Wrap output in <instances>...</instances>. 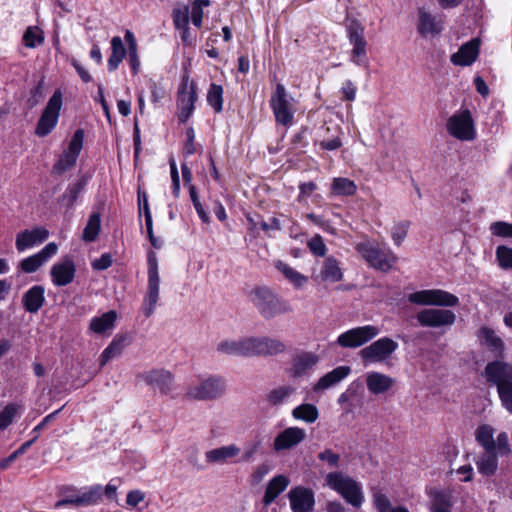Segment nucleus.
Returning <instances> with one entry per match:
<instances>
[{"instance_id":"1","label":"nucleus","mask_w":512,"mask_h":512,"mask_svg":"<svg viewBox=\"0 0 512 512\" xmlns=\"http://www.w3.org/2000/svg\"><path fill=\"white\" fill-rule=\"evenodd\" d=\"M483 375L487 383L496 386L502 406L512 414V364L503 360L491 361Z\"/></svg>"},{"instance_id":"2","label":"nucleus","mask_w":512,"mask_h":512,"mask_svg":"<svg viewBox=\"0 0 512 512\" xmlns=\"http://www.w3.org/2000/svg\"><path fill=\"white\" fill-rule=\"evenodd\" d=\"M250 300L265 319H272L278 315L293 312V307L289 301L280 298L273 290L266 286L255 287L250 292Z\"/></svg>"},{"instance_id":"3","label":"nucleus","mask_w":512,"mask_h":512,"mask_svg":"<svg viewBox=\"0 0 512 512\" xmlns=\"http://www.w3.org/2000/svg\"><path fill=\"white\" fill-rule=\"evenodd\" d=\"M326 484L338 494H340L347 503L359 508L364 500L361 486L350 476L341 472L328 473Z\"/></svg>"},{"instance_id":"4","label":"nucleus","mask_w":512,"mask_h":512,"mask_svg":"<svg viewBox=\"0 0 512 512\" xmlns=\"http://www.w3.org/2000/svg\"><path fill=\"white\" fill-rule=\"evenodd\" d=\"M226 391V382L220 376H210L190 385L185 397L197 401H213L220 398Z\"/></svg>"},{"instance_id":"5","label":"nucleus","mask_w":512,"mask_h":512,"mask_svg":"<svg viewBox=\"0 0 512 512\" xmlns=\"http://www.w3.org/2000/svg\"><path fill=\"white\" fill-rule=\"evenodd\" d=\"M398 347V343L392 338L382 337L362 348L359 356L365 364L386 363Z\"/></svg>"},{"instance_id":"6","label":"nucleus","mask_w":512,"mask_h":512,"mask_svg":"<svg viewBox=\"0 0 512 512\" xmlns=\"http://www.w3.org/2000/svg\"><path fill=\"white\" fill-rule=\"evenodd\" d=\"M356 249L371 267L383 272H388L397 262V256L391 250L380 249L370 242L358 243Z\"/></svg>"},{"instance_id":"7","label":"nucleus","mask_w":512,"mask_h":512,"mask_svg":"<svg viewBox=\"0 0 512 512\" xmlns=\"http://www.w3.org/2000/svg\"><path fill=\"white\" fill-rule=\"evenodd\" d=\"M159 284L157 258L154 252H150L148 254V286L142 304V311L146 317H150L156 308L159 299Z\"/></svg>"},{"instance_id":"8","label":"nucleus","mask_w":512,"mask_h":512,"mask_svg":"<svg viewBox=\"0 0 512 512\" xmlns=\"http://www.w3.org/2000/svg\"><path fill=\"white\" fill-rule=\"evenodd\" d=\"M62 107V94L56 90L45 106L38 123L35 133L39 137H45L52 132L58 123L60 110Z\"/></svg>"},{"instance_id":"9","label":"nucleus","mask_w":512,"mask_h":512,"mask_svg":"<svg viewBox=\"0 0 512 512\" xmlns=\"http://www.w3.org/2000/svg\"><path fill=\"white\" fill-rule=\"evenodd\" d=\"M346 27L349 42L353 46L351 61L358 66H367V41L365 40L363 25L356 19H350Z\"/></svg>"},{"instance_id":"10","label":"nucleus","mask_w":512,"mask_h":512,"mask_svg":"<svg viewBox=\"0 0 512 512\" xmlns=\"http://www.w3.org/2000/svg\"><path fill=\"white\" fill-rule=\"evenodd\" d=\"M408 301L426 306L454 307L459 304L456 295L441 289L421 290L408 295Z\"/></svg>"},{"instance_id":"11","label":"nucleus","mask_w":512,"mask_h":512,"mask_svg":"<svg viewBox=\"0 0 512 512\" xmlns=\"http://www.w3.org/2000/svg\"><path fill=\"white\" fill-rule=\"evenodd\" d=\"M380 329L375 325L358 326L349 329L337 337L336 343L342 348L356 349L377 337Z\"/></svg>"},{"instance_id":"12","label":"nucleus","mask_w":512,"mask_h":512,"mask_svg":"<svg viewBox=\"0 0 512 512\" xmlns=\"http://www.w3.org/2000/svg\"><path fill=\"white\" fill-rule=\"evenodd\" d=\"M475 438L484 451L497 450L500 455H508L511 452L507 433H499L496 440H494V429L490 425L484 424L479 426L476 429Z\"/></svg>"},{"instance_id":"13","label":"nucleus","mask_w":512,"mask_h":512,"mask_svg":"<svg viewBox=\"0 0 512 512\" xmlns=\"http://www.w3.org/2000/svg\"><path fill=\"white\" fill-rule=\"evenodd\" d=\"M293 98L288 95L282 84L276 85V90L270 99V105L277 123L290 126L293 122L294 108Z\"/></svg>"},{"instance_id":"14","label":"nucleus","mask_w":512,"mask_h":512,"mask_svg":"<svg viewBox=\"0 0 512 512\" xmlns=\"http://www.w3.org/2000/svg\"><path fill=\"white\" fill-rule=\"evenodd\" d=\"M83 139L84 131L82 129L76 130L69 142L67 150H65L54 163L52 174L61 176L75 166L83 146Z\"/></svg>"},{"instance_id":"15","label":"nucleus","mask_w":512,"mask_h":512,"mask_svg":"<svg viewBox=\"0 0 512 512\" xmlns=\"http://www.w3.org/2000/svg\"><path fill=\"white\" fill-rule=\"evenodd\" d=\"M446 127L451 136L461 141H471L476 136L474 121L467 109L453 114L447 120Z\"/></svg>"},{"instance_id":"16","label":"nucleus","mask_w":512,"mask_h":512,"mask_svg":"<svg viewBox=\"0 0 512 512\" xmlns=\"http://www.w3.org/2000/svg\"><path fill=\"white\" fill-rule=\"evenodd\" d=\"M416 319L422 327L438 328L452 326L456 321V315L448 309L427 308L419 311Z\"/></svg>"},{"instance_id":"17","label":"nucleus","mask_w":512,"mask_h":512,"mask_svg":"<svg viewBox=\"0 0 512 512\" xmlns=\"http://www.w3.org/2000/svg\"><path fill=\"white\" fill-rule=\"evenodd\" d=\"M290 507L293 512H312L315 506V495L310 488L297 486L288 493Z\"/></svg>"},{"instance_id":"18","label":"nucleus","mask_w":512,"mask_h":512,"mask_svg":"<svg viewBox=\"0 0 512 512\" xmlns=\"http://www.w3.org/2000/svg\"><path fill=\"white\" fill-rule=\"evenodd\" d=\"M197 100V94L194 83L188 85L185 80L178 92V118L180 122L185 123L194 111V105Z\"/></svg>"},{"instance_id":"19","label":"nucleus","mask_w":512,"mask_h":512,"mask_svg":"<svg viewBox=\"0 0 512 512\" xmlns=\"http://www.w3.org/2000/svg\"><path fill=\"white\" fill-rule=\"evenodd\" d=\"M102 493V487L100 485H94L77 495L67 496L57 501L55 507L60 508L66 505H73L75 507L94 505L101 499Z\"/></svg>"},{"instance_id":"20","label":"nucleus","mask_w":512,"mask_h":512,"mask_svg":"<svg viewBox=\"0 0 512 512\" xmlns=\"http://www.w3.org/2000/svg\"><path fill=\"white\" fill-rule=\"evenodd\" d=\"M306 438V431L300 427H288L281 431L273 441V449L276 452L289 450L296 447Z\"/></svg>"},{"instance_id":"21","label":"nucleus","mask_w":512,"mask_h":512,"mask_svg":"<svg viewBox=\"0 0 512 512\" xmlns=\"http://www.w3.org/2000/svg\"><path fill=\"white\" fill-rule=\"evenodd\" d=\"M251 355L274 356L286 351V345L278 339L269 337H251Z\"/></svg>"},{"instance_id":"22","label":"nucleus","mask_w":512,"mask_h":512,"mask_svg":"<svg viewBox=\"0 0 512 512\" xmlns=\"http://www.w3.org/2000/svg\"><path fill=\"white\" fill-rule=\"evenodd\" d=\"M58 251V246L54 242L48 243L38 253L23 259L20 262V269L25 273H33L38 270L45 262H47Z\"/></svg>"},{"instance_id":"23","label":"nucleus","mask_w":512,"mask_h":512,"mask_svg":"<svg viewBox=\"0 0 512 512\" xmlns=\"http://www.w3.org/2000/svg\"><path fill=\"white\" fill-rule=\"evenodd\" d=\"M319 362V356L313 352L302 351L296 354L291 363L290 374L300 378L311 371Z\"/></svg>"},{"instance_id":"24","label":"nucleus","mask_w":512,"mask_h":512,"mask_svg":"<svg viewBox=\"0 0 512 512\" xmlns=\"http://www.w3.org/2000/svg\"><path fill=\"white\" fill-rule=\"evenodd\" d=\"M48 236V230L43 227H37L32 230H24L18 233L16 236V249L19 252H23L26 249L43 243L48 238Z\"/></svg>"},{"instance_id":"25","label":"nucleus","mask_w":512,"mask_h":512,"mask_svg":"<svg viewBox=\"0 0 512 512\" xmlns=\"http://www.w3.org/2000/svg\"><path fill=\"white\" fill-rule=\"evenodd\" d=\"M143 380L151 387L160 390L163 394L172 391L173 375L165 369H154L142 376Z\"/></svg>"},{"instance_id":"26","label":"nucleus","mask_w":512,"mask_h":512,"mask_svg":"<svg viewBox=\"0 0 512 512\" xmlns=\"http://www.w3.org/2000/svg\"><path fill=\"white\" fill-rule=\"evenodd\" d=\"M216 350L219 353L231 356L252 357L251 355V337H245L238 340L221 341Z\"/></svg>"},{"instance_id":"27","label":"nucleus","mask_w":512,"mask_h":512,"mask_svg":"<svg viewBox=\"0 0 512 512\" xmlns=\"http://www.w3.org/2000/svg\"><path fill=\"white\" fill-rule=\"evenodd\" d=\"M76 267L72 259L56 263L51 268L52 281L56 286H66L71 283L75 276Z\"/></svg>"},{"instance_id":"28","label":"nucleus","mask_w":512,"mask_h":512,"mask_svg":"<svg viewBox=\"0 0 512 512\" xmlns=\"http://www.w3.org/2000/svg\"><path fill=\"white\" fill-rule=\"evenodd\" d=\"M395 384V379L380 373L369 372L366 375V386L371 394L379 395L388 392Z\"/></svg>"},{"instance_id":"29","label":"nucleus","mask_w":512,"mask_h":512,"mask_svg":"<svg viewBox=\"0 0 512 512\" xmlns=\"http://www.w3.org/2000/svg\"><path fill=\"white\" fill-rule=\"evenodd\" d=\"M478 53L479 41L477 39H472L463 44L458 52L452 54L451 62L458 66H469L476 60Z\"/></svg>"},{"instance_id":"30","label":"nucleus","mask_w":512,"mask_h":512,"mask_svg":"<svg viewBox=\"0 0 512 512\" xmlns=\"http://www.w3.org/2000/svg\"><path fill=\"white\" fill-rule=\"evenodd\" d=\"M351 372L349 366H338L330 372L323 375L317 383L313 386L314 392H321L330 387L337 385L343 379H345Z\"/></svg>"},{"instance_id":"31","label":"nucleus","mask_w":512,"mask_h":512,"mask_svg":"<svg viewBox=\"0 0 512 512\" xmlns=\"http://www.w3.org/2000/svg\"><path fill=\"white\" fill-rule=\"evenodd\" d=\"M241 449L236 444H229L211 449L205 453L206 461L210 464L223 465L229 460L237 457Z\"/></svg>"},{"instance_id":"32","label":"nucleus","mask_w":512,"mask_h":512,"mask_svg":"<svg viewBox=\"0 0 512 512\" xmlns=\"http://www.w3.org/2000/svg\"><path fill=\"white\" fill-rule=\"evenodd\" d=\"M477 336L481 345L486 346L496 356H502L505 349L504 342L493 329L483 326L479 329Z\"/></svg>"},{"instance_id":"33","label":"nucleus","mask_w":512,"mask_h":512,"mask_svg":"<svg viewBox=\"0 0 512 512\" xmlns=\"http://www.w3.org/2000/svg\"><path fill=\"white\" fill-rule=\"evenodd\" d=\"M419 24L418 31L422 36H434L441 33L443 30V25L440 20L436 18V16L428 13L424 9H419Z\"/></svg>"},{"instance_id":"34","label":"nucleus","mask_w":512,"mask_h":512,"mask_svg":"<svg viewBox=\"0 0 512 512\" xmlns=\"http://www.w3.org/2000/svg\"><path fill=\"white\" fill-rule=\"evenodd\" d=\"M44 287L35 285L26 291L22 297L24 309L29 313H37L45 302Z\"/></svg>"},{"instance_id":"35","label":"nucleus","mask_w":512,"mask_h":512,"mask_svg":"<svg viewBox=\"0 0 512 512\" xmlns=\"http://www.w3.org/2000/svg\"><path fill=\"white\" fill-rule=\"evenodd\" d=\"M130 343L126 335H116L112 342L104 349L100 356V365L104 366L108 361L121 355L123 349Z\"/></svg>"},{"instance_id":"36","label":"nucleus","mask_w":512,"mask_h":512,"mask_svg":"<svg viewBox=\"0 0 512 512\" xmlns=\"http://www.w3.org/2000/svg\"><path fill=\"white\" fill-rule=\"evenodd\" d=\"M289 480L284 475H278L273 477L267 484L263 503L268 506L287 488Z\"/></svg>"},{"instance_id":"37","label":"nucleus","mask_w":512,"mask_h":512,"mask_svg":"<svg viewBox=\"0 0 512 512\" xmlns=\"http://www.w3.org/2000/svg\"><path fill=\"white\" fill-rule=\"evenodd\" d=\"M86 183V178L81 177L76 182L69 184L65 192L59 197V202L67 209H72L79 195L83 192Z\"/></svg>"},{"instance_id":"38","label":"nucleus","mask_w":512,"mask_h":512,"mask_svg":"<svg viewBox=\"0 0 512 512\" xmlns=\"http://www.w3.org/2000/svg\"><path fill=\"white\" fill-rule=\"evenodd\" d=\"M498 451H485L477 460L478 471L485 476H492L498 468Z\"/></svg>"},{"instance_id":"39","label":"nucleus","mask_w":512,"mask_h":512,"mask_svg":"<svg viewBox=\"0 0 512 512\" xmlns=\"http://www.w3.org/2000/svg\"><path fill=\"white\" fill-rule=\"evenodd\" d=\"M117 318V313L114 310H110L99 317H94L90 321L89 328L97 334H103L107 330L114 327Z\"/></svg>"},{"instance_id":"40","label":"nucleus","mask_w":512,"mask_h":512,"mask_svg":"<svg viewBox=\"0 0 512 512\" xmlns=\"http://www.w3.org/2000/svg\"><path fill=\"white\" fill-rule=\"evenodd\" d=\"M111 50V55L108 59V69L109 71H114L118 68L119 64L122 62L126 55V49L122 39L119 36L112 38Z\"/></svg>"},{"instance_id":"41","label":"nucleus","mask_w":512,"mask_h":512,"mask_svg":"<svg viewBox=\"0 0 512 512\" xmlns=\"http://www.w3.org/2000/svg\"><path fill=\"white\" fill-rule=\"evenodd\" d=\"M321 277L325 281L338 282L343 278V273L338 261L334 257H327L323 263Z\"/></svg>"},{"instance_id":"42","label":"nucleus","mask_w":512,"mask_h":512,"mask_svg":"<svg viewBox=\"0 0 512 512\" xmlns=\"http://www.w3.org/2000/svg\"><path fill=\"white\" fill-rule=\"evenodd\" d=\"M292 416L296 420L314 423L319 417V410L314 404L304 403L292 410Z\"/></svg>"},{"instance_id":"43","label":"nucleus","mask_w":512,"mask_h":512,"mask_svg":"<svg viewBox=\"0 0 512 512\" xmlns=\"http://www.w3.org/2000/svg\"><path fill=\"white\" fill-rule=\"evenodd\" d=\"M275 267L280 271L296 288L302 287L307 283L308 278L290 267L288 264L277 261Z\"/></svg>"},{"instance_id":"44","label":"nucleus","mask_w":512,"mask_h":512,"mask_svg":"<svg viewBox=\"0 0 512 512\" xmlns=\"http://www.w3.org/2000/svg\"><path fill=\"white\" fill-rule=\"evenodd\" d=\"M356 190L357 186L354 181L344 177L334 178L331 184L332 194L337 196H352Z\"/></svg>"},{"instance_id":"45","label":"nucleus","mask_w":512,"mask_h":512,"mask_svg":"<svg viewBox=\"0 0 512 512\" xmlns=\"http://www.w3.org/2000/svg\"><path fill=\"white\" fill-rule=\"evenodd\" d=\"M101 228V217L99 213H92L83 230L82 238L86 242H93L99 235Z\"/></svg>"},{"instance_id":"46","label":"nucleus","mask_w":512,"mask_h":512,"mask_svg":"<svg viewBox=\"0 0 512 512\" xmlns=\"http://www.w3.org/2000/svg\"><path fill=\"white\" fill-rule=\"evenodd\" d=\"M125 41L128 45L129 64L133 73L137 74L140 67V60L137 52V42L134 34L130 30H126L125 32Z\"/></svg>"},{"instance_id":"47","label":"nucleus","mask_w":512,"mask_h":512,"mask_svg":"<svg viewBox=\"0 0 512 512\" xmlns=\"http://www.w3.org/2000/svg\"><path fill=\"white\" fill-rule=\"evenodd\" d=\"M295 393V388L290 385L280 386L271 390L267 395L268 402L273 406L284 403L291 395Z\"/></svg>"},{"instance_id":"48","label":"nucleus","mask_w":512,"mask_h":512,"mask_svg":"<svg viewBox=\"0 0 512 512\" xmlns=\"http://www.w3.org/2000/svg\"><path fill=\"white\" fill-rule=\"evenodd\" d=\"M223 88L221 85L212 83L207 93V102L216 112H221L223 109Z\"/></svg>"},{"instance_id":"49","label":"nucleus","mask_w":512,"mask_h":512,"mask_svg":"<svg viewBox=\"0 0 512 512\" xmlns=\"http://www.w3.org/2000/svg\"><path fill=\"white\" fill-rule=\"evenodd\" d=\"M20 408L16 403H9L3 408L0 412V430H5L13 423Z\"/></svg>"},{"instance_id":"50","label":"nucleus","mask_w":512,"mask_h":512,"mask_svg":"<svg viewBox=\"0 0 512 512\" xmlns=\"http://www.w3.org/2000/svg\"><path fill=\"white\" fill-rule=\"evenodd\" d=\"M496 259L503 269H512V248L500 245L496 248Z\"/></svg>"},{"instance_id":"51","label":"nucleus","mask_w":512,"mask_h":512,"mask_svg":"<svg viewBox=\"0 0 512 512\" xmlns=\"http://www.w3.org/2000/svg\"><path fill=\"white\" fill-rule=\"evenodd\" d=\"M209 5L210 0H195L192 3L191 20L196 27H201L203 18V7H208Z\"/></svg>"},{"instance_id":"52","label":"nucleus","mask_w":512,"mask_h":512,"mask_svg":"<svg viewBox=\"0 0 512 512\" xmlns=\"http://www.w3.org/2000/svg\"><path fill=\"white\" fill-rule=\"evenodd\" d=\"M493 235L503 238H512V224L504 221H497L490 225Z\"/></svg>"},{"instance_id":"53","label":"nucleus","mask_w":512,"mask_h":512,"mask_svg":"<svg viewBox=\"0 0 512 512\" xmlns=\"http://www.w3.org/2000/svg\"><path fill=\"white\" fill-rule=\"evenodd\" d=\"M373 503L378 512H393L395 509L389 498L379 491L373 494Z\"/></svg>"},{"instance_id":"54","label":"nucleus","mask_w":512,"mask_h":512,"mask_svg":"<svg viewBox=\"0 0 512 512\" xmlns=\"http://www.w3.org/2000/svg\"><path fill=\"white\" fill-rule=\"evenodd\" d=\"M173 23L177 29H184L189 24V8L186 6L183 9L173 10Z\"/></svg>"},{"instance_id":"55","label":"nucleus","mask_w":512,"mask_h":512,"mask_svg":"<svg viewBox=\"0 0 512 512\" xmlns=\"http://www.w3.org/2000/svg\"><path fill=\"white\" fill-rule=\"evenodd\" d=\"M450 501L443 493H436L431 505V512H450Z\"/></svg>"},{"instance_id":"56","label":"nucleus","mask_w":512,"mask_h":512,"mask_svg":"<svg viewBox=\"0 0 512 512\" xmlns=\"http://www.w3.org/2000/svg\"><path fill=\"white\" fill-rule=\"evenodd\" d=\"M145 224H146L147 234H148V238H149L151 245L156 249H160L162 243H161V241H159L158 238H156L154 236L152 216H151L150 209L147 207V205H145Z\"/></svg>"},{"instance_id":"57","label":"nucleus","mask_w":512,"mask_h":512,"mask_svg":"<svg viewBox=\"0 0 512 512\" xmlns=\"http://www.w3.org/2000/svg\"><path fill=\"white\" fill-rule=\"evenodd\" d=\"M310 251L318 257H323L326 253V245L320 235L313 236L307 243Z\"/></svg>"},{"instance_id":"58","label":"nucleus","mask_w":512,"mask_h":512,"mask_svg":"<svg viewBox=\"0 0 512 512\" xmlns=\"http://www.w3.org/2000/svg\"><path fill=\"white\" fill-rule=\"evenodd\" d=\"M409 228V222H400L393 227L392 239L399 246L405 239Z\"/></svg>"},{"instance_id":"59","label":"nucleus","mask_w":512,"mask_h":512,"mask_svg":"<svg viewBox=\"0 0 512 512\" xmlns=\"http://www.w3.org/2000/svg\"><path fill=\"white\" fill-rule=\"evenodd\" d=\"M261 447V441L257 440L255 442L249 443L245 446L244 452L239 461L241 462H250L254 459L255 455L258 453Z\"/></svg>"},{"instance_id":"60","label":"nucleus","mask_w":512,"mask_h":512,"mask_svg":"<svg viewBox=\"0 0 512 512\" xmlns=\"http://www.w3.org/2000/svg\"><path fill=\"white\" fill-rule=\"evenodd\" d=\"M318 459L327 462L332 468H337L339 466L340 455L334 453L331 449H325L318 454Z\"/></svg>"},{"instance_id":"61","label":"nucleus","mask_w":512,"mask_h":512,"mask_svg":"<svg viewBox=\"0 0 512 512\" xmlns=\"http://www.w3.org/2000/svg\"><path fill=\"white\" fill-rule=\"evenodd\" d=\"M112 257L109 253H104L100 258L95 259L92 262V268L94 270L102 271L108 269L112 265Z\"/></svg>"},{"instance_id":"62","label":"nucleus","mask_w":512,"mask_h":512,"mask_svg":"<svg viewBox=\"0 0 512 512\" xmlns=\"http://www.w3.org/2000/svg\"><path fill=\"white\" fill-rule=\"evenodd\" d=\"M145 498V495L140 490H132L127 494L126 503L129 506L136 507Z\"/></svg>"},{"instance_id":"63","label":"nucleus","mask_w":512,"mask_h":512,"mask_svg":"<svg viewBox=\"0 0 512 512\" xmlns=\"http://www.w3.org/2000/svg\"><path fill=\"white\" fill-rule=\"evenodd\" d=\"M23 40L25 42V45L30 48L35 47L37 41L38 42L42 41V39L37 36V34L34 32V30L31 27H29L25 31Z\"/></svg>"},{"instance_id":"64","label":"nucleus","mask_w":512,"mask_h":512,"mask_svg":"<svg viewBox=\"0 0 512 512\" xmlns=\"http://www.w3.org/2000/svg\"><path fill=\"white\" fill-rule=\"evenodd\" d=\"M341 91H342V93L344 95V98L346 100L353 101L355 99V97H356V87L352 83V81H350V80H347L343 84V87H342Z\"/></svg>"}]
</instances>
